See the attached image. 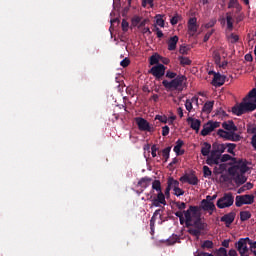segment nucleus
<instances>
[{
    "mask_svg": "<svg viewBox=\"0 0 256 256\" xmlns=\"http://www.w3.org/2000/svg\"><path fill=\"white\" fill-rule=\"evenodd\" d=\"M185 81H187V77L185 75H178L170 82L163 80L162 85L169 91H179L181 93V91H183V84Z\"/></svg>",
    "mask_w": 256,
    "mask_h": 256,
    "instance_id": "f257e3e1",
    "label": "nucleus"
},
{
    "mask_svg": "<svg viewBox=\"0 0 256 256\" xmlns=\"http://www.w3.org/2000/svg\"><path fill=\"white\" fill-rule=\"evenodd\" d=\"M235 203V197L233 196V193L228 192L224 193L223 197L217 200L216 206L218 209H227L228 207H231Z\"/></svg>",
    "mask_w": 256,
    "mask_h": 256,
    "instance_id": "f03ea898",
    "label": "nucleus"
},
{
    "mask_svg": "<svg viewBox=\"0 0 256 256\" xmlns=\"http://www.w3.org/2000/svg\"><path fill=\"white\" fill-rule=\"evenodd\" d=\"M255 203V196L253 194L239 195L235 198L236 207H243V205H253Z\"/></svg>",
    "mask_w": 256,
    "mask_h": 256,
    "instance_id": "7ed1b4c3",
    "label": "nucleus"
},
{
    "mask_svg": "<svg viewBox=\"0 0 256 256\" xmlns=\"http://www.w3.org/2000/svg\"><path fill=\"white\" fill-rule=\"evenodd\" d=\"M247 171H249V167H247V164L243 162H238L237 164L228 169L229 175L232 176L244 175V173H247Z\"/></svg>",
    "mask_w": 256,
    "mask_h": 256,
    "instance_id": "20e7f679",
    "label": "nucleus"
},
{
    "mask_svg": "<svg viewBox=\"0 0 256 256\" xmlns=\"http://www.w3.org/2000/svg\"><path fill=\"white\" fill-rule=\"evenodd\" d=\"M217 135H219V137H222V139H226L227 141H241V135L233 132V131H225L223 129H219L217 131Z\"/></svg>",
    "mask_w": 256,
    "mask_h": 256,
    "instance_id": "39448f33",
    "label": "nucleus"
},
{
    "mask_svg": "<svg viewBox=\"0 0 256 256\" xmlns=\"http://www.w3.org/2000/svg\"><path fill=\"white\" fill-rule=\"evenodd\" d=\"M134 121L139 129V131H146L147 133H151L153 131V126L143 117H136Z\"/></svg>",
    "mask_w": 256,
    "mask_h": 256,
    "instance_id": "423d86ee",
    "label": "nucleus"
},
{
    "mask_svg": "<svg viewBox=\"0 0 256 256\" xmlns=\"http://www.w3.org/2000/svg\"><path fill=\"white\" fill-rule=\"evenodd\" d=\"M218 127H221L220 122H213V121H208L206 124L203 125V129L201 130L200 134L202 137H207L209 133H213L215 129H218Z\"/></svg>",
    "mask_w": 256,
    "mask_h": 256,
    "instance_id": "0eeeda50",
    "label": "nucleus"
},
{
    "mask_svg": "<svg viewBox=\"0 0 256 256\" xmlns=\"http://www.w3.org/2000/svg\"><path fill=\"white\" fill-rule=\"evenodd\" d=\"M249 241L247 238H240L236 243V249L240 253V256H249Z\"/></svg>",
    "mask_w": 256,
    "mask_h": 256,
    "instance_id": "6e6552de",
    "label": "nucleus"
},
{
    "mask_svg": "<svg viewBox=\"0 0 256 256\" xmlns=\"http://www.w3.org/2000/svg\"><path fill=\"white\" fill-rule=\"evenodd\" d=\"M191 213L195 215L196 213H199V207L197 206H190L188 210L184 211V217L186 219V227H191L193 224L191 223L193 221V218L191 217Z\"/></svg>",
    "mask_w": 256,
    "mask_h": 256,
    "instance_id": "1a4fd4ad",
    "label": "nucleus"
},
{
    "mask_svg": "<svg viewBox=\"0 0 256 256\" xmlns=\"http://www.w3.org/2000/svg\"><path fill=\"white\" fill-rule=\"evenodd\" d=\"M206 163L210 165V167H212V165H219V163H221V154L212 150L210 155H208Z\"/></svg>",
    "mask_w": 256,
    "mask_h": 256,
    "instance_id": "9d476101",
    "label": "nucleus"
},
{
    "mask_svg": "<svg viewBox=\"0 0 256 256\" xmlns=\"http://www.w3.org/2000/svg\"><path fill=\"white\" fill-rule=\"evenodd\" d=\"M165 65L163 64H158L154 67H152L149 71V73H151V75H153V77L157 78V79H161V77H163V75H165Z\"/></svg>",
    "mask_w": 256,
    "mask_h": 256,
    "instance_id": "9b49d317",
    "label": "nucleus"
},
{
    "mask_svg": "<svg viewBox=\"0 0 256 256\" xmlns=\"http://www.w3.org/2000/svg\"><path fill=\"white\" fill-rule=\"evenodd\" d=\"M150 199L152 201V207H161V205H167V200H165L164 193H158L157 197H153V195H151Z\"/></svg>",
    "mask_w": 256,
    "mask_h": 256,
    "instance_id": "f8f14e48",
    "label": "nucleus"
},
{
    "mask_svg": "<svg viewBox=\"0 0 256 256\" xmlns=\"http://www.w3.org/2000/svg\"><path fill=\"white\" fill-rule=\"evenodd\" d=\"M182 183H188L189 185H199V178L195 174H185L180 177Z\"/></svg>",
    "mask_w": 256,
    "mask_h": 256,
    "instance_id": "ddd939ff",
    "label": "nucleus"
},
{
    "mask_svg": "<svg viewBox=\"0 0 256 256\" xmlns=\"http://www.w3.org/2000/svg\"><path fill=\"white\" fill-rule=\"evenodd\" d=\"M235 217H237V214L235 212H230L222 216L220 221L225 223L226 227H231V224L235 221Z\"/></svg>",
    "mask_w": 256,
    "mask_h": 256,
    "instance_id": "4468645a",
    "label": "nucleus"
},
{
    "mask_svg": "<svg viewBox=\"0 0 256 256\" xmlns=\"http://www.w3.org/2000/svg\"><path fill=\"white\" fill-rule=\"evenodd\" d=\"M201 207H202L203 211H210L209 215H213V211H215V209H217L213 202H209V200H206V199H203L201 201Z\"/></svg>",
    "mask_w": 256,
    "mask_h": 256,
    "instance_id": "2eb2a0df",
    "label": "nucleus"
},
{
    "mask_svg": "<svg viewBox=\"0 0 256 256\" xmlns=\"http://www.w3.org/2000/svg\"><path fill=\"white\" fill-rule=\"evenodd\" d=\"M187 123H189L191 129L193 131H196V133H199V129H201V120L193 117H188L187 118Z\"/></svg>",
    "mask_w": 256,
    "mask_h": 256,
    "instance_id": "dca6fc26",
    "label": "nucleus"
},
{
    "mask_svg": "<svg viewBox=\"0 0 256 256\" xmlns=\"http://www.w3.org/2000/svg\"><path fill=\"white\" fill-rule=\"evenodd\" d=\"M225 79L226 77L221 75V73H217L215 74V76L213 77V80H212V85L214 87H221L223 85H225Z\"/></svg>",
    "mask_w": 256,
    "mask_h": 256,
    "instance_id": "f3484780",
    "label": "nucleus"
},
{
    "mask_svg": "<svg viewBox=\"0 0 256 256\" xmlns=\"http://www.w3.org/2000/svg\"><path fill=\"white\" fill-rule=\"evenodd\" d=\"M151 181H153V178L145 176L138 181L137 185H138V187H141L142 189H147V187H149V185H151Z\"/></svg>",
    "mask_w": 256,
    "mask_h": 256,
    "instance_id": "a211bd4d",
    "label": "nucleus"
},
{
    "mask_svg": "<svg viewBox=\"0 0 256 256\" xmlns=\"http://www.w3.org/2000/svg\"><path fill=\"white\" fill-rule=\"evenodd\" d=\"M179 43V36L175 35L168 40V51H175Z\"/></svg>",
    "mask_w": 256,
    "mask_h": 256,
    "instance_id": "6ab92c4d",
    "label": "nucleus"
},
{
    "mask_svg": "<svg viewBox=\"0 0 256 256\" xmlns=\"http://www.w3.org/2000/svg\"><path fill=\"white\" fill-rule=\"evenodd\" d=\"M193 226L195 227V229L205 231V227H207V224L204 223L203 220H201V216H198L194 223L191 225V227Z\"/></svg>",
    "mask_w": 256,
    "mask_h": 256,
    "instance_id": "aec40b11",
    "label": "nucleus"
},
{
    "mask_svg": "<svg viewBox=\"0 0 256 256\" xmlns=\"http://www.w3.org/2000/svg\"><path fill=\"white\" fill-rule=\"evenodd\" d=\"M222 127L226 131H233V132H237L238 131V128H237V126H235V123L233 122V120H230L228 122L222 123Z\"/></svg>",
    "mask_w": 256,
    "mask_h": 256,
    "instance_id": "412c9836",
    "label": "nucleus"
},
{
    "mask_svg": "<svg viewBox=\"0 0 256 256\" xmlns=\"http://www.w3.org/2000/svg\"><path fill=\"white\" fill-rule=\"evenodd\" d=\"M212 151H215L216 153H219L220 155H222V153H225V144L214 142L212 144Z\"/></svg>",
    "mask_w": 256,
    "mask_h": 256,
    "instance_id": "4be33fe9",
    "label": "nucleus"
},
{
    "mask_svg": "<svg viewBox=\"0 0 256 256\" xmlns=\"http://www.w3.org/2000/svg\"><path fill=\"white\" fill-rule=\"evenodd\" d=\"M209 153H211V144H209V142H204L201 148V154L203 157H209Z\"/></svg>",
    "mask_w": 256,
    "mask_h": 256,
    "instance_id": "5701e85b",
    "label": "nucleus"
},
{
    "mask_svg": "<svg viewBox=\"0 0 256 256\" xmlns=\"http://www.w3.org/2000/svg\"><path fill=\"white\" fill-rule=\"evenodd\" d=\"M213 105H215V101H207L202 108L203 113L209 115L213 111Z\"/></svg>",
    "mask_w": 256,
    "mask_h": 256,
    "instance_id": "b1692460",
    "label": "nucleus"
},
{
    "mask_svg": "<svg viewBox=\"0 0 256 256\" xmlns=\"http://www.w3.org/2000/svg\"><path fill=\"white\" fill-rule=\"evenodd\" d=\"M193 103H199V98L194 96L191 100H186L185 107L189 112L193 109Z\"/></svg>",
    "mask_w": 256,
    "mask_h": 256,
    "instance_id": "393cba45",
    "label": "nucleus"
},
{
    "mask_svg": "<svg viewBox=\"0 0 256 256\" xmlns=\"http://www.w3.org/2000/svg\"><path fill=\"white\" fill-rule=\"evenodd\" d=\"M167 185L175 190L177 188H179V181L178 180H175L173 177H169L168 180H167Z\"/></svg>",
    "mask_w": 256,
    "mask_h": 256,
    "instance_id": "a878e982",
    "label": "nucleus"
},
{
    "mask_svg": "<svg viewBox=\"0 0 256 256\" xmlns=\"http://www.w3.org/2000/svg\"><path fill=\"white\" fill-rule=\"evenodd\" d=\"M157 191V193H163V190L161 188V181L160 180H154L152 182V192Z\"/></svg>",
    "mask_w": 256,
    "mask_h": 256,
    "instance_id": "bb28decb",
    "label": "nucleus"
},
{
    "mask_svg": "<svg viewBox=\"0 0 256 256\" xmlns=\"http://www.w3.org/2000/svg\"><path fill=\"white\" fill-rule=\"evenodd\" d=\"M234 177H236L235 182L237 183V185H243L247 182V177H245V175L243 174H235Z\"/></svg>",
    "mask_w": 256,
    "mask_h": 256,
    "instance_id": "cd10ccee",
    "label": "nucleus"
},
{
    "mask_svg": "<svg viewBox=\"0 0 256 256\" xmlns=\"http://www.w3.org/2000/svg\"><path fill=\"white\" fill-rule=\"evenodd\" d=\"M235 8L237 11H241V5L238 0H230L228 4V9Z\"/></svg>",
    "mask_w": 256,
    "mask_h": 256,
    "instance_id": "c85d7f7f",
    "label": "nucleus"
},
{
    "mask_svg": "<svg viewBox=\"0 0 256 256\" xmlns=\"http://www.w3.org/2000/svg\"><path fill=\"white\" fill-rule=\"evenodd\" d=\"M183 145H185V142H183V140L178 139L176 141V145L174 146V152L176 153V155H179V153H181V147H183Z\"/></svg>",
    "mask_w": 256,
    "mask_h": 256,
    "instance_id": "c756f323",
    "label": "nucleus"
},
{
    "mask_svg": "<svg viewBox=\"0 0 256 256\" xmlns=\"http://www.w3.org/2000/svg\"><path fill=\"white\" fill-rule=\"evenodd\" d=\"M237 147V144L235 143H226L225 149H227V152L230 153V155H235V148Z\"/></svg>",
    "mask_w": 256,
    "mask_h": 256,
    "instance_id": "7c9ffc66",
    "label": "nucleus"
},
{
    "mask_svg": "<svg viewBox=\"0 0 256 256\" xmlns=\"http://www.w3.org/2000/svg\"><path fill=\"white\" fill-rule=\"evenodd\" d=\"M162 57L159 54H154L150 57L149 61H150V65H157L159 63V61H161Z\"/></svg>",
    "mask_w": 256,
    "mask_h": 256,
    "instance_id": "2f4dec72",
    "label": "nucleus"
},
{
    "mask_svg": "<svg viewBox=\"0 0 256 256\" xmlns=\"http://www.w3.org/2000/svg\"><path fill=\"white\" fill-rule=\"evenodd\" d=\"M251 219V212L249 211H241L240 212V221L245 222Z\"/></svg>",
    "mask_w": 256,
    "mask_h": 256,
    "instance_id": "473e14b6",
    "label": "nucleus"
},
{
    "mask_svg": "<svg viewBox=\"0 0 256 256\" xmlns=\"http://www.w3.org/2000/svg\"><path fill=\"white\" fill-rule=\"evenodd\" d=\"M178 59L180 61V65H182L183 67H185L186 65H191L192 63L191 59L185 56H180L178 57Z\"/></svg>",
    "mask_w": 256,
    "mask_h": 256,
    "instance_id": "72a5a7b5",
    "label": "nucleus"
},
{
    "mask_svg": "<svg viewBox=\"0 0 256 256\" xmlns=\"http://www.w3.org/2000/svg\"><path fill=\"white\" fill-rule=\"evenodd\" d=\"M226 21H227V28L230 31L233 30V16H231V14L227 13Z\"/></svg>",
    "mask_w": 256,
    "mask_h": 256,
    "instance_id": "f704fd0d",
    "label": "nucleus"
},
{
    "mask_svg": "<svg viewBox=\"0 0 256 256\" xmlns=\"http://www.w3.org/2000/svg\"><path fill=\"white\" fill-rule=\"evenodd\" d=\"M188 233L190 235H193V237H197V238L201 237V230H199L197 228H190L188 230Z\"/></svg>",
    "mask_w": 256,
    "mask_h": 256,
    "instance_id": "c9c22d12",
    "label": "nucleus"
},
{
    "mask_svg": "<svg viewBox=\"0 0 256 256\" xmlns=\"http://www.w3.org/2000/svg\"><path fill=\"white\" fill-rule=\"evenodd\" d=\"M212 57L216 65H221V54L218 51H214Z\"/></svg>",
    "mask_w": 256,
    "mask_h": 256,
    "instance_id": "e433bc0d",
    "label": "nucleus"
},
{
    "mask_svg": "<svg viewBox=\"0 0 256 256\" xmlns=\"http://www.w3.org/2000/svg\"><path fill=\"white\" fill-rule=\"evenodd\" d=\"M169 153H171V147H166L162 150V157H164L165 163H167L169 159Z\"/></svg>",
    "mask_w": 256,
    "mask_h": 256,
    "instance_id": "4c0bfd02",
    "label": "nucleus"
},
{
    "mask_svg": "<svg viewBox=\"0 0 256 256\" xmlns=\"http://www.w3.org/2000/svg\"><path fill=\"white\" fill-rule=\"evenodd\" d=\"M202 249H213V241L211 240H205L202 245Z\"/></svg>",
    "mask_w": 256,
    "mask_h": 256,
    "instance_id": "58836bf2",
    "label": "nucleus"
},
{
    "mask_svg": "<svg viewBox=\"0 0 256 256\" xmlns=\"http://www.w3.org/2000/svg\"><path fill=\"white\" fill-rule=\"evenodd\" d=\"M155 121H160V123L167 124L168 123V118L166 115H156L155 116Z\"/></svg>",
    "mask_w": 256,
    "mask_h": 256,
    "instance_id": "ea45409f",
    "label": "nucleus"
},
{
    "mask_svg": "<svg viewBox=\"0 0 256 256\" xmlns=\"http://www.w3.org/2000/svg\"><path fill=\"white\" fill-rule=\"evenodd\" d=\"M173 204L179 209L180 211H183V209L187 208V204L185 202H173Z\"/></svg>",
    "mask_w": 256,
    "mask_h": 256,
    "instance_id": "a19ab883",
    "label": "nucleus"
},
{
    "mask_svg": "<svg viewBox=\"0 0 256 256\" xmlns=\"http://www.w3.org/2000/svg\"><path fill=\"white\" fill-rule=\"evenodd\" d=\"M203 173L204 177H211V175H213V172H211L209 166H203Z\"/></svg>",
    "mask_w": 256,
    "mask_h": 256,
    "instance_id": "79ce46f5",
    "label": "nucleus"
},
{
    "mask_svg": "<svg viewBox=\"0 0 256 256\" xmlns=\"http://www.w3.org/2000/svg\"><path fill=\"white\" fill-rule=\"evenodd\" d=\"M173 191L176 197H181V195H185V191L179 187L175 188Z\"/></svg>",
    "mask_w": 256,
    "mask_h": 256,
    "instance_id": "37998d69",
    "label": "nucleus"
},
{
    "mask_svg": "<svg viewBox=\"0 0 256 256\" xmlns=\"http://www.w3.org/2000/svg\"><path fill=\"white\" fill-rule=\"evenodd\" d=\"M121 25H122V31H124V33H127V31H129V22L123 19Z\"/></svg>",
    "mask_w": 256,
    "mask_h": 256,
    "instance_id": "c03bdc74",
    "label": "nucleus"
},
{
    "mask_svg": "<svg viewBox=\"0 0 256 256\" xmlns=\"http://www.w3.org/2000/svg\"><path fill=\"white\" fill-rule=\"evenodd\" d=\"M217 256H229V254H227V249L224 247L219 248L217 251Z\"/></svg>",
    "mask_w": 256,
    "mask_h": 256,
    "instance_id": "a18cd8bd",
    "label": "nucleus"
},
{
    "mask_svg": "<svg viewBox=\"0 0 256 256\" xmlns=\"http://www.w3.org/2000/svg\"><path fill=\"white\" fill-rule=\"evenodd\" d=\"M179 19H181V16H179V14H176L170 20L171 25H177L179 23Z\"/></svg>",
    "mask_w": 256,
    "mask_h": 256,
    "instance_id": "49530a36",
    "label": "nucleus"
},
{
    "mask_svg": "<svg viewBox=\"0 0 256 256\" xmlns=\"http://www.w3.org/2000/svg\"><path fill=\"white\" fill-rule=\"evenodd\" d=\"M232 157L229 154H224L220 157L221 163H226V161H231Z\"/></svg>",
    "mask_w": 256,
    "mask_h": 256,
    "instance_id": "de8ad7c7",
    "label": "nucleus"
},
{
    "mask_svg": "<svg viewBox=\"0 0 256 256\" xmlns=\"http://www.w3.org/2000/svg\"><path fill=\"white\" fill-rule=\"evenodd\" d=\"M153 31L156 32L158 39H161L164 37L163 31H161V29H159V27L155 26Z\"/></svg>",
    "mask_w": 256,
    "mask_h": 256,
    "instance_id": "09e8293b",
    "label": "nucleus"
},
{
    "mask_svg": "<svg viewBox=\"0 0 256 256\" xmlns=\"http://www.w3.org/2000/svg\"><path fill=\"white\" fill-rule=\"evenodd\" d=\"M156 25H158V27H165V20H163V18L159 16L156 19Z\"/></svg>",
    "mask_w": 256,
    "mask_h": 256,
    "instance_id": "8fccbe9b",
    "label": "nucleus"
},
{
    "mask_svg": "<svg viewBox=\"0 0 256 256\" xmlns=\"http://www.w3.org/2000/svg\"><path fill=\"white\" fill-rule=\"evenodd\" d=\"M155 221H157V216L153 215L150 219V229L153 231L155 229Z\"/></svg>",
    "mask_w": 256,
    "mask_h": 256,
    "instance_id": "3c124183",
    "label": "nucleus"
},
{
    "mask_svg": "<svg viewBox=\"0 0 256 256\" xmlns=\"http://www.w3.org/2000/svg\"><path fill=\"white\" fill-rule=\"evenodd\" d=\"M197 29H198V26L197 24H194V25H188V31H190V33H197Z\"/></svg>",
    "mask_w": 256,
    "mask_h": 256,
    "instance_id": "603ef678",
    "label": "nucleus"
},
{
    "mask_svg": "<svg viewBox=\"0 0 256 256\" xmlns=\"http://www.w3.org/2000/svg\"><path fill=\"white\" fill-rule=\"evenodd\" d=\"M131 63V61L129 60V58H124L121 62L120 65L121 67H129V64Z\"/></svg>",
    "mask_w": 256,
    "mask_h": 256,
    "instance_id": "864d4df0",
    "label": "nucleus"
},
{
    "mask_svg": "<svg viewBox=\"0 0 256 256\" xmlns=\"http://www.w3.org/2000/svg\"><path fill=\"white\" fill-rule=\"evenodd\" d=\"M166 77H167L168 79H176L177 73L172 72V71H167V72H166Z\"/></svg>",
    "mask_w": 256,
    "mask_h": 256,
    "instance_id": "5fc2aeb1",
    "label": "nucleus"
},
{
    "mask_svg": "<svg viewBox=\"0 0 256 256\" xmlns=\"http://www.w3.org/2000/svg\"><path fill=\"white\" fill-rule=\"evenodd\" d=\"M169 131H170L169 126H163L162 127V136L167 137V135H169Z\"/></svg>",
    "mask_w": 256,
    "mask_h": 256,
    "instance_id": "6e6d98bb",
    "label": "nucleus"
},
{
    "mask_svg": "<svg viewBox=\"0 0 256 256\" xmlns=\"http://www.w3.org/2000/svg\"><path fill=\"white\" fill-rule=\"evenodd\" d=\"M157 151H159V148H157L156 145H153L151 147V155H152V157H157Z\"/></svg>",
    "mask_w": 256,
    "mask_h": 256,
    "instance_id": "4d7b16f0",
    "label": "nucleus"
},
{
    "mask_svg": "<svg viewBox=\"0 0 256 256\" xmlns=\"http://www.w3.org/2000/svg\"><path fill=\"white\" fill-rule=\"evenodd\" d=\"M230 39H231V43H237V41H239V35L232 33L230 35Z\"/></svg>",
    "mask_w": 256,
    "mask_h": 256,
    "instance_id": "13d9d810",
    "label": "nucleus"
},
{
    "mask_svg": "<svg viewBox=\"0 0 256 256\" xmlns=\"http://www.w3.org/2000/svg\"><path fill=\"white\" fill-rule=\"evenodd\" d=\"M211 35H213V30L209 31L205 34L204 39H203L204 43H207V41H209V39H211Z\"/></svg>",
    "mask_w": 256,
    "mask_h": 256,
    "instance_id": "bf43d9fd",
    "label": "nucleus"
},
{
    "mask_svg": "<svg viewBox=\"0 0 256 256\" xmlns=\"http://www.w3.org/2000/svg\"><path fill=\"white\" fill-rule=\"evenodd\" d=\"M147 23H149L148 19L142 20L138 26V29H143L147 25Z\"/></svg>",
    "mask_w": 256,
    "mask_h": 256,
    "instance_id": "052dcab7",
    "label": "nucleus"
},
{
    "mask_svg": "<svg viewBox=\"0 0 256 256\" xmlns=\"http://www.w3.org/2000/svg\"><path fill=\"white\" fill-rule=\"evenodd\" d=\"M147 3L150 5V7H153V0H143L142 7H147Z\"/></svg>",
    "mask_w": 256,
    "mask_h": 256,
    "instance_id": "680f3d73",
    "label": "nucleus"
},
{
    "mask_svg": "<svg viewBox=\"0 0 256 256\" xmlns=\"http://www.w3.org/2000/svg\"><path fill=\"white\" fill-rule=\"evenodd\" d=\"M215 199H217V194H214L213 196L208 195L206 197V200L209 201L210 203H213V201H215Z\"/></svg>",
    "mask_w": 256,
    "mask_h": 256,
    "instance_id": "e2e57ef3",
    "label": "nucleus"
},
{
    "mask_svg": "<svg viewBox=\"0 0 256 256\" xmlns=\"http://www.w3.org/2000/svg\"><path fill=\"white\" fill-rule=\"evenodd\" d=\"M142 33L145 35H151L153 32H151V29H149V27H144L142 28Z\"/></svg>",
    "mask_w": 256,
    "mask_h": 256,
    "instance_id": "0e129e2a",
    "label": "nucleus"
},
{
    "mask_svg": "<svg viewBox=\"0 0 256 256\" xmlns=\"http://www.w3.org/2000/svg\"><path fill=\"white\" fill-rule=\"evenodd\" d=\"M251 145H252V147H254V149H255V151H256V134H254V135L252 136Z\"/></svg>",
    "mask_w": 256,
    "mask_h": 256,
    "instance_id": "69168bd1",
    "label": "nucleus"
},
{
    "mask_svg": "<svg viewBox=\"0 0 256 256\" xmlns=\"http://www.w3.org/2000/svg\"><path fill=\"white\" fill-rule=\"evenodd\" d=\"M188 25H197V18H190L188 21Z\"/></svg>",
    "mask_w": 256,
    "mask_h": 256,
    "instance_id": "338daca9",
    "label": "nucleus"
},
{
    "mask_svg": "<svg viewBox=\"0 0 256 256\" xmlns=\"http://www.w3.org/2000/svg\"><path fill=\"white\" fill-rule=\"evenodd\" d=\"M228 255L229 256H237V250H235V249L229 250Z\"/></svg>",
    "mask_w": 256,
    "mask_h": 256,
    "instance_id": "774afa93",
    "label": "nucleus"
}]
</instances>
